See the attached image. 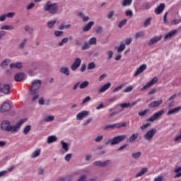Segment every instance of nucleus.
Returning a JSON list of instances; mask_svg holds the SVG:
<instances>
[{"instance_id": "1", "label": "nucleus", "mask_w": 181, "mask_h": 181, "mask_svg": "<svg viewBox=\"0 0 181 181\" xmlns=\"http://www.w3.org/2000/svg\"><path fill=\"white\" fill-rule=\"evenodd\" d=\"M27 121L28 118L21 119L15 125H11V122L9 120H4L1 124L0 129H1V131H6V132H18L23 123Z\"/></svg>"}, {"instance_id": "2", "label": "nucleus", "mask_w": 181, "mask_h": 181, "mask_svg": "<svg viewBox=\"0 0 181 181\" xmlns=\"http://www.w3.org/2000/svg\"><path fill=\"white\" fill-rule=\"evenodd\" d=\"M43 8L44 11L46 12H49V13H51L52 15H56V13H57L59 11V4H52V1H48Z\"/></svg>"}, {"instance_id": "3", "label": "nucleus", "mask_w": 181, "mask_h": 181, "mask_svg": "<svg viewBox=\"0 0 181 181\" xmlns=\"http://www.w3.org/2000/svg\"><path fill=\"white\" fill-rule=\"evenodd\" d=\"M40 86H42V81L39 79L34 80L31 83V86L30 87V94H37L39 93V88H40Z\"/></svg>"}, {"instance_id": "4", "label": "nucleus", "mask_w": 181, "mask_h": 181, "mask_svg": "<svg viewBox=\"0 0 181 181\" xmlns=\"http://www.w3.org/2000/svg\"><path fill=\"white\" fill-rule=\"evenodd\" d=\"M127 125V122H124L122 124L116 123L113 124L106 125V126H104L103 128L105 131H111L112 129H115V128L117 129H122V128H125Z\"/></svg>"}, {"instance_id": "5", "label": "nucleus", "mask_w": 181, "mask_h": 181, "mask_svg": "<svg viewBox=\"0 0 181 181\" xmlns=\"http://www.w3.org/2000/svg\"><path fill=\"white\" fill-rule=\"evenodd\" d=\"M158 132V130L156 128H152L147 131V132L144 135V139L146 141H148V142H151V141L153 139V136L156 135Z\"/></svg>"}, {"instance_id": "6", "label": "nucleus", "mask_w": 181, "mask_h": 181, "mask_svg": "<svg viewBox=\"0 0 181 181\" xmlns=\"http://www.w3.org/2000/svg\"><path fill=\"white\" fill-rule=\"evenodd\" d=\"M163 114H165V110H161L154 113L151 117L147 119V122H155V121H158Z\"/></svg>"}, {"instance_id": "7", "label": "nucleus", "mask_w": 181, "mask_h": 181, "mask_svg": "<svg viewBox=\"0 0 181 181\" xmlns=\"http://www.w3.org/2000/svg\"><path fill=\"white\" fill-rule=\"evenodd\" d=\"M112 139V146L114 145H118V144H120V142H122L123 141H125L127 139V135H119L117 136L113 137Z\"/></svg>"}, {"instance_id": "8", "label": "nucleus", "mask_w": 181, "mask_h": 181, "mask_svg": "<svg viewBox=\"0 0 181 181\" xmlns=\"http://www.w3.org/2000/svg\"><path fill=\"white\" fill-rule=\"evenodd\" d=\"M111 160H107L105 161L98 160L95 161L93 165V166H98L99 168H107L109 165H111Z\"/></svg>"}, {"instance_id": "9", "label": "nucleus", "mask_w": 181, "mask_h": 181, "mask_svg": "<svg viewBox=\"0 0 181 181\" xmlns=\"http://www.w3.org/2000/svg\"><path fill=\"white\" fill-rule=\"evenodd\" d=\"M0 93L5 95L11 94V86H9V84L1 86L0 83Z\"/></svg>"}, {"instance_id": "10", "label": "nucleus", "mask_w": 181, "mask_h": 181, "mask_svg": "<svg viewBox=\"0 0 181 181\" xmlns=\"http://www.w3.org/2000/svg\"><path fill=\"white\" fill-rule=\"evenodd\" d=\"M80 66H81V58H76L74 59V63L71 66V70H72V71H76V70H77V69H78V67H80Z\"/></svg>"}, {"instance_id": "11", "label": "nucleus", "mask_w": 181, "mask_h": 181, "mask_svg": "<svg viewBox=\"0 0 181 181\" xmlns=\"http://www.w3.org/2000/svg\"><path fill=\"white\" fill-rule=\"evenodd\" d=\"M89 115H90V112L87 110H83L76 115V119L78 121H81V119H83V118H87V117Z\"/></svg>"}, {"instance_id": "12", "label": "nucleus", "mask_w": 181, "mask_h": 181, "mask_svg": "<svg viewBox=\"0 0 181 181\" xmlns=\"http://www.w3.org/2000/svg\"><path fill=\"white\" fill-rule=\"evenodd\" d=\"M162 37H163V35H158V36L153 37V38L149 40L147 43H148V46H152L153 45L158 43V42H159V40H162Z\"/></svg>"}, {"instance_id": "13", "label": "nucleus", "mask_w": 181, "mask_h": 181, "mask_svg": "<svg viewBox=\"0 0 181 181\" xmlns=\"http://www.w3.org/2000/svg\"><path fill=\"white\" fill-rule=\"evenodd\" d=\"M156 83H158V77L155 76L142 88V90H146V88L152 87V86H153V84H156Z\"/></svg>"}, {"instance_id": "14", "label": "nucleus", "mask_w": 181, "mask_h": 181, "mask_svg": "<svg viewBox=\"0 0 181 181\" xmlns=\"http://www.w3.org/2000/svg\"><path fill=\"white\" fill-rule=\"evenodd\" d=\"M181 112V106H178L177 107L170 109L168 111L167 115H175V114H178V112Z\"/></svg>"}, {"instance_id": "15", "label": "nucleus", "mask_w": 181, "mask_h": 181, "mask_svg": "<svg viewBox=\"0 0 181 181\" xmlns=\"http://www.w3.org/2000/svg\"><path fill=\"white\" fill-rule=\"evenodd\" d=\"M11 110V104L7 102H4L1 107L0 111L1 112H7Z\"/></svg>"}, {"instance_id": "16", "label": "nucleus", "mask_w": 181, "mask_h": 181, "mask_svg": "<svg viewBox=\"0 0 181 181\" xmlns=\"http://www.w3.org/2000/svg\"><path fill=\"white\" fill-rule=\"evenodd\" d=\"M162 103H163V100H155V101L151 102L148 105V107H149V108H156V107H159V105H160V104H162Z\"/></svg>"}, {"instance_id": "17", "label": "nucleus", "mask_w": 181, "mask_h": 181, "mask_svg": "<svg viewBox=\"0 0 181 181\" xmlns=\"http://www.w3.org/2000/svg\"><path fill=\"white\" fill-rule=\"evenodd\" d=\"M25 78V74L20 72L17 73L14 76V80L15 81H22Z\"/></svg>"}, {"instance_id": "18", "label": "nucleus", "mask_w": 181, "mask_h": 181, "mask_svg": "<svg viewBox=\"0 0 181 181\" xmlns=\"http://www.w3.org/2000/svg\"><path fill=\"white\" fill-rule=\"evenodd\" d=\"M176 33H177V30H173L170 31L164 36L165 40H168V39H172V37L175 36Z\"/></svg>"}, {"instance_id": "19", "label": "nucleus", "mask_w": 181, "mask_h": 181, "mask_svg": "<svg viewBox=\"0 0 181 181\" xmlns=\"http://www.w3.org/2000/svg\"><path fill=\"white\" fill-rule=\"evenodd\" d=\"M147 67L148 66H146L145 64L141 65L136 70V76H139V74L144 73L146 70Z\"/></svg>"}, {"instance_id": "20", "label": "nucleus", "mask_w": 181, "mask_h": 181, "mask_svg": "<svg viewBox=\"0 0 181 181\" xmlns=\"http://www.w3.org/2000/svg\"><path fill=\"white\" fill-rule=\"evenodd\" d=\"M164 9L165 4L162 3L155 9V13H156V15H159L162 13V12H163Z\"/></svg>"}, {"instance_id": "21", "label": "nucleus", "mask_w": 181, "mask_h": 181, "mask_svg": "<svg viewBox=\"0 0 181 181\" xmlns=\"http://www.w3.org/2000/svg\"><path fill=\"white\" fill-rule=\"evenodd\" d=\"M59 73L62 74H65V76H70V70L67 66H62L59 69Z\"/></svg>"}, {"instance_id": "22", "label": "nucleus", "mask_w": 181, "mask_h": 181, "mask_svg": "<svg viewBox=\"0 0 181 181\" xmlns=\"http://www.w3.org/2000/svg\"><path fill=\"white\" fill-rule=\"evenodd\" d=\"M93 25H94V21H90L85 26L82 28V30L83 32H88V30L91 29Z\"/></svg>"}, {"instance_id": "23", "label": "nucleus", "mask_w": 181, "mask_h": 181, "mask_svg": "<svg viewBox=\"0 0 181 181\" xmlns=\"http://www.w3.org/2000/svg\"><path fill=\"white\" fill-rule=\"evenodd\" d=\"M110 87H111V83L108 82L99 89L98 93H104L105 91H107V90H108V88Z\"/></svg>"}, {"instance_id": "24", "label": "nucleus", "mask_w": 181, "mask_h": 181, "mask_svg": "<svg viewBox=\"0 0 181 181\" xmlns=\"http://www.w3.org/2000/svg\"><path fill=\"white\" fill-rule=\"evenodd\" d=\"M52 121H54V116L49 115L46 117L41 122H51Z\"/></svg>"}, {"instance_id": "25", "label": "nucleus", "mask_w": 181, "mask_h": 181, "mask_svg": "<svg viewBox=\"0 0 181 181\" xmlns=\"http://www.w3.org/2000/svg\"><path fill=\"white\" fill-rule=\"evenodd\" d=\"M61 145L62 146V149L64 150L65 152H69V144L62 140L61 141Z\"/></svg>"}, {"instance_id": "26", "label": "nucleus", "mask_w": 181, "mask_h": 181, "mask_svg": "<svg viewBox=\"0 0 181 181\" xmlns=\"http://www.w3.org/2000/svg\"><path fill=\"white\" fill-rule=\"evenodd\" d=\"M29 95L31 101H36V100H37L40 97V95H39V94L37 93H34L31 95L30 92H29Z\"/></svg>"}, {"instance_id": "27", "label": "nucleus", "mask_w": 181, "mask_h": 181, "mask_svg": "<svg viewBox=\"0 0 181 181\" xmlns=\"http://www.w3.org/2000/svg\"><path fill=\"white\" fill-rule=\"evenodd\" d=\"M56 141H57V137H56V136H49L47 138V144H52L53 142H56Z\"/></svg>"}, {"instance_id": "28", "label": "nucleus", "mask_w": 181, "mask_h": 181, "mask_svg": "<svg viewBox=\"0 0 181 181\" xmlns=\"http://www.w3.org/2000/svg\"><path fill=\"white\" fill-rule=\"evenodd\" d=\"M78 16L83 18V22H88V20L90 19L89 16H85L84 13L81 11L78 13Z\"/></svg>"}, {"instance_id": "29", "label": "nucleus", "mask_w": 181, "mask_h": 181, "mask_svg": "<svg viewBox=\"0 0 181 181\" xmlns=\"http://www.w3.org/2000/svg\"><path fill=\"white\" fill-rule=\"evenodd\" d=\"M9 63H11V59H4L1 64V67H2L3 69H5V67H6V66H8V64H9Z\"/></svg>"}, {"instance_id": "30", "label": "nucleus", "mask_w": 181, "mask_h": 181, "mask_svg": "<svg viewBox=\"0 0 181 181\" xmlns=\"http://www.w3.org/2000/svg\"><path fill=\"white\" fill-rule=\"evenodd\" d=\"M146 172H148V168H142L141 170L139 173H137L136 177H141V176H144V175H145Z\"/></svg>"}, {"instance_id": "31", "label": "nucleus", "mask_w": 181, "mask_h": 181, "mask_svg": "<svg viewBox=\"0 0 181 181\" xmlns=\"http://www.w3.org/2000/svg\"><path fill=\"white\" fill-rule=\"evenodd\" d=\"M89 84H90V82H88V81H86L80 84L79 88H81V90H84V88H86V87H88Z\"/></svg>"}, {"instance_id": "32", "label": "nucleus", "mask_w": 181, "mask_h": 181, "mask_svg": "<svg viewBox=\"0 0 181 181\" xmlns=\"http://www.w3.org/2000/svg\"><path fill=\"white\" fill-rule=\"evenodd\" d=\"M107 57H106V60H107V62H110V60H111L112 57H113L114 56V51L112 50H109L107 52Z\"/></svg>"}, {"instance_id": "33", "label": "nucleus", "mask_w": 181, "mask_h": 181, "mask_svg": "<svg viewBox=\"0 0 181 181\" xmlns=\"http://www.w3.org/2000/svg\"><path fill=\"white\" fill-rule=\"evenodd\" d=\"M124 50H125V44L121 42L119 47L117 48V52L118 53H121V52H124Z\"/></svg>"}, {"instance_id": "34", "label": "nucleus", "mask_w": 181, "mask_h": 181, "mask_svg": "<svg viewBox=\"0 0 181 181\" xmlns=\"http://www.w3.org/2000/svg\"><path fill=\"white\" fill-rule=\"evenodd\" d=\"M32 128V126L30 125H27L24 129H23V134L24 135H28L29 132H30V129Z\"/></svg>"}, {"instance_id": "35", "label": "nucleus", "mask_w": 181, "mask_h": 181, "mask_svg": "<svg viewBox=\"0 0 181 181\" xmlns=\"http://www.w3.org/2000/svg\"><path fill=\"white\" fill-rule=\"evenodd\" d=\"M1 29L4 30H13V25H4L1 26Z\"/></svg>"}, {"instance_id": "36", "label": "nucleus", "mask_w": 181, "mask_h": 181, "mask_svg": "<svg viewBox=\"0 0 181 181\" xmlns=\"http://www.w3.org/2000/svg\"><path fill=\"white\" fill-rule=\"evenodd\" d=\"M132 4V0H123L122 6H129Z\"/></svg>"}, {"instance_id": "37", "label": "nucleus", "mask_w": 181, "mask_h": 181, "mask_svg": "<svg viewBox=\"0 0 181 181\" xmlns=\"http://www.w3.org/2000/svg\"><path fill=\"white\" fill-rule=\"evenodd\" d=\"M40 155V149L38 148L32 153L31 158H37V156H39Z\"/></svg>"}, {"instance_id": "38", "label": "nucleus", "mask_w": 181, "mask_h": 181, "mask_svg": "<svg viewBox=\"0 0 181 181\" xmlns=\"http://www.w3.org/2000/svg\"><path fill=\"white\" fill-rule=\"evenodd\" d=\"M56 22H57V21L54 20V21H48L47 26V28H49V29H52V28H53V26H54V25H56Z\"/></svg>"}, {"instance_id": "39", "label": "nucleus", "mask_w": 181, "mask_h": 181, "mask_svg": "<svg viewBox=\"0 0 181 181\" xmlns=\"http://www.w3.org/2000/svg\"><path fill=\"white\" fill-rule=\"evenodd\" d=\"M90 43L85 42L81 47V50H88V49H90Z\"/></svg>"}, {"instance_id": "40", "label": "nucleus", "mask_w": 181, "mask_h": 181, "mask_svg": "<svg viewBox=\"0 0 181 181\" xmlns=\"http://www.w3.org/2000/svg\"><path fill=\"white\" fill-rule=\"evenodd\" d=\"M95 67H96V65H95V62H90L88 64V66H87V70H93V69H94Z\"/></svg>"}, {"instance_id": "41", "label": "nucleus", "mask_w": 181, "mask_h": 181, "mask_svg": "<svg viewBox=\"0 0 181 181\" xmlns=\"http://www.w3.org/2000/svg\"><path fill=\"white\" fill-rule=\"evenodd\" d=\"M68 42H69V38L64 37V38H63V39L62 40L61 42H59L58 43V45H59V46H63V45H64V44H66V43H68Z\"/></svg>"}, {"instance_id": "42", "label": "nucleus", "mask_w": 181, "mask_h": 181, "mask_svg": "<svg viewBox=\"0 0 181 181\" xmlns=\"http://www.w3.org/2000/svg\"><path fill=\"white\" fill-rule=\"evenodd\" d=\"M88 43L89 45H97V38L95 37L90 38Z\"/></svg>"}, {"instance_id": "43", "label": "nucleus", "mask_w": 181, "mask_h": 181, "mask_svg": "<svg viewBox=\"0 0 181 181\" xmlns=\"http://www.w3.org/2000/svg\"><path fill=\"white\" fill-rule=\"evenodd\" d=\"M25 31L28 32L30 35H32V33H33V28H30L29 25H26L25 27Z\"/></svg>"}, {"instance_id": "44", "label": "nucleus", "mask_w": 181, "mask_h": 181, "mask_svg": "<svg viewBox=\"0 0 181 181\" xmlns=\"http://www.w3.org/2000/svg\"><path fill=\"white\" fill-rule=\"evenodd\" d=\"M127 19H124L123 21H120L118 24V28H119V29H121V28H122V26H124V25H127Z\"/></svg>"}, {"instance_id": "45", "label": "nucleus", "mask_w": 181, "mask_h": 181, "mask_svg": "<svg viewBox=\"0 0 181 181\" xmlns=\"http://www.w3.org/2000/svg\"><path fill=\"white\" fill-rule=\"evenodd\" d=\"M26 42H28V39H24L23 42L19 45L18 49H23L25 47V45H26Z\"/></svg>"}, {"instance_id": "46", "label": "nucleus", "mask_w": 181, "mask_h": 181, "mask_svg": "<svg viewBox=\"0 0 181 181\" xmlns=\"http://www.w3.org/2000/svg\"><path fill=\"white\" fill-rule=\"evenodd\" d=\"M73 157V154L68 153L65 156L64 159L66 162H70V159Z\"/></svg>"}, {"instance_id": "47", "label": "nucleus", "mask_w": 181, "mask_h": 181, "mask_svg": "<svg viewBox=\"0 0 181 181\" xmlns=\"http://www.w3.org/2000/svg\"><path fill=\"white\" fill-rule=\"evenodd\" d=\"M119 106L121 107V108H127V107L131 106V103H121Z\"/></svg>"}, {"instance_id": "48", "label": "nucleus", "mask_w": 181, "mask_h": 181, "mask_svg": "<svg viewBox=\"0 0 181 181\" xmlns=\"http://www.w3.org/2000/svg\"><path fill=\"white\" fill-rule=\"evenodd\" d=\"M181 141V134H178L177 136H176L174 139V142H177V143H180Z\"/></svg>"}, {"instance_id": "49", "label": "nucleus", "mask_w": 181, "mask_h": 181, "mask_svg": "<svg viewBox=\"0 0 181 181\" xmlns=\"http://www.w3.org/2000/svg\"><path fill=\"white\" fill-rule=\"evenodd\" d=\"M132 90H134V86H130L124 89V93H129Z\"/></svg>"}, {"instance_id": "50", "label": "nucleus", "mask_w": 181, "mask_h": 181, "mask_svg": "<svg viewBox=\"0 0 181 181\" xmlns=\"http://www.w3.org/2000/svg\"><path fill=\"white\" fill-rule=\"evenodd\" d=\"M91 121H93V117H90L88 119H86L83 123V126L86 127L87 125H88V124H90V122H91Z\"/></svg>"}, {"instance_id": "51", "label": "nucleus", "mask_w": 181, "mask_h": 181, "mask_svg": "<svg viewBox=\"0 0 181 181\" xmlns=\"http://www.w3.org/2000/svg\"><path fill=\"white\" fill-rule=\"evenodd\" d=\"M124 84H122L117 87H116L115 89H113V93H117V91H119V90H122V88L124 87Z\"/></svg>"}, {"instance_id": "52", "label": "nucleus", "mask_w": 181, "mask_h": 181, "mask_svg": "<svg viewBox=\"0 0 181 181\" xmlns=\"http://www.w3.org/2000/svg\"><path fill=\"white\" fill-rule=\"evenodd\" d=\"M151 18H147L144 21V25L146 28V26H149L150 23H151Z\"/></svg>"}, {"instance_id": "53", "label": "nucleus", "mask_w": 181, "mask_h": 181, "mask_svg": "<svg viewBox=\"0 0 181 181\" xmlns=\"http://www.w3.org/2000/svg\"><path fill=\"white\" fill-rule=\"evenodd\" d=\"M126 16H129V18H132L134 13H132V10H128L125 12Z\"/></svg>"}, {"instance_id": "54", "label": "nucleus", "mask_w": 181, "mask_h": 181, "mask_svg": "<svg viewBox=\"0 0 181 181\" xmlns=\"http://www.w3.org/2000/svg\"><path fill=\"white\" fill-rule=\"evenodd\" d=\"M104 136L103 135L98 136L97 138L94 139L95 142H101L103 141Z\"/></svg>"}, {"instance_id": "55", "label": "nucleus", "mask_w": 181, "mask_h": 181, "mask_svg": "<svg viewBox=\"0 0 181 181\" xmlns=\"http://www.w3.org/2000/svg\"><path fill=\"white\" fill-rule=\"evenodd\" d=\"M86 69H87V65L86 64H82L80 71L81 73H84V71H86Z\"/></svg>"}, {"instance_id": "56", "label": "nucleus", "mask_w": 181, "mask_h": 181, "mask_svg": "<svg viewBox=\"0 0 181 181\" xmlns=\"http://www.w3.org/2000/svg\"><path fill=\"white\" fill-rule=\"evenodd\" d=\"M63 33H64L63 31H59V30L54 31V35L57 37H59V36H63Z\"/></svg>"}, {"instance_id": "57", "label": "nucleus", "mask_w": 181, "mask_h": 181, "mask_svg": "<svg viewBox=\"0 0 181 181\" xmlns=\"http://www.w3.org/2000/svg\"><path fill=\"white\" fill-rule=\"evenodd\" d=\"M176 97H179V94H177V93H174L173 95H172L168 98V101H172V100H175V98H176Z\"/></svg>"}, {"instance_id": "58", "label": "nucleus", "mask_w": 181, "mask_h": 181, "mask_svg": "<svg viewBox=\"0 0 181 181\" xmlns=\"http://www.w3.org/2000/svg\"><path fill=\"white\" fill-rule=\"evenodd\" d=\"M38 104L40 105H45V98L41 97L38 100Z\"/></svg>"}, {"instance_id": "59", "label": "nucleus", "mask_w": 181, "mask_h": 181, "mask_svg": "<svg viewBox=\"0 0 181 181\" xmlns=\"http://www.w3.org/2000/svg\"><path fill=\"white\" fill-rule=\"evenodd\" d=\"M91 100V97L90 96H87L86 97L83 101H82V104H86V103H88V101H90Z\"/></svg>"}, {"instance_id": "60", "label": "nucleus", "mask_w": 181, "mask_h": 181, "mask_svg": "<svg viewBox=\"0 0 181 181\" xmlns=\"http://www.w3.org/2000/svg\"><path fill=\"white\" fill-rule=\"evenodd\" d=\"M153 181H163V176L158 175L154 178Z\"/></svg>"}, {"instance_id": "61", "label": "nucleus", "mask_w": 181, "mask_h": 181, "mask_svg": "<svg viewBox=\"0 0 181 181\" xmlns=\"http://www.w3.org/2000/svg\"><path fill=\"white\" fill-rule=\"evenodd\" d=\"M87 180V175H83L81 176L77 181H86Z\"/></svg>"}, {"instance_id": "62", "label": "nucleus", "mask_w": 181, "mask_h": 181, "mask_svg": "<svg viewBox=\"0 0 181 181\" xmlns=\"http://www.w3.org/2000/svg\"><path fill=\"white\" fill-rule=\"evenodd\" d=\"M35 8V3H31L27 6L28 11H30V9H33Z\"/></svg>"}, {"instance_id": "63", "label": "nucleus", "mask_w": 181, "mask_h": 181, "mask_svg": "<svg viewBox=\"0 0 181 181\" xmlns=\"http://www.w3.org/2000/svg\"><path fill=\"white\" fill-rule=\"evenodd\" d=\"M134 139H136V134H132V136L129 139V142H134Z\"/></svg>"}, {"instance_id": "64", "label": "nucleus", "mask_w": 181, "mask_h": 181, "mask_svg": "<svg viewBox=\"0 0 181 181\" xmlns=\"http://www.w3.org/2000/svg\"><path fill=\"white\" fill-rule=\"evenodd\" d=\"M7 18H13L15 16V12H10L6 14Z\"/></svg>"}]
</instances>
